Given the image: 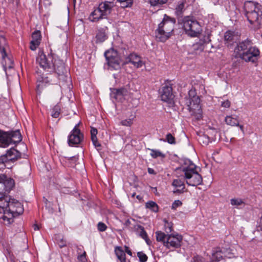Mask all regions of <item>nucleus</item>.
<instances>
[{"label":"nucleus","instance_id":"nucleus-1","mask_svg":"<svg viewBox=\"0 0 262 262\" xmlns=\"http://www.w3.org/2000/svg\"><path fill=\"white\" fill-rule=\"evenodd\" d=\"M36 61L45 71L50 73L55 72L59 80L63 82L68 81L69 77L64 63L54 54L51 53L46 56L43 53H39Z\"/></svg>","mask_w":262,"mask_h":262},{"label":"nucleus","instance_id":"nucleus-2","mask_svg":"<svg viewBox=\"0 0 262 262\" xmlns=\"http://www.w3.org/2000/svg\"><path fill=\"white\" fill-rule=\"evenodd\" d=\"M235 58H239L246 62L255 63L260 56L259 49L248 38L239 42L234 50Z\"/></svg>","mask_w":262,"mask_h":262},{"label":"nucleus","instance_id":"nucleus-3","mask_svg":"<svg viewBox=\"0 0 262 262\" xmlns=\"http://www.w3.org/2000/svg\"><path fill=\"white\" fill-rule=\"evenodd\" d=\"M4 211L0 212V219L4 224L9 225L13 222L14 217L21 214L24 211L21 204L14 199L9 198V200L5 202L4 207Z\"/></svg>","mask_w":262,"mask_h":262},{"label":"nucleus","instance_id":"nucleus-4","mask_svg":"<svg viewBox=\"0 0 262 262\" xmlns=\"http://www.w3.org/2000/svg\"><path fill=\"white\" fill-rule=\"evenodd\" d=\"M244 9L245 15L255 29H258L262 24V6L258 3L248 1L245 2Z\"/></svg>","mask_w":262,"mask_h":262},{"label":"nucleus","instance_id":"nucleus-5","mask_svg":"<svg viewBox=\"0 0 262 262\" xmlns=\"http://www.w3.org/2000/svg\"><path fill=\"white\" fill-rule=\"evenodd\" d=\"M181 168L188 185L196 186L202 184V177L196 170L195 165L190 160H185Z\"/></svg>","mask_w":262,"mask_h":262},{"label":"nucleus","instance_id":"nucleus-6","mask_svg":"<svg viewBox=\"0 0 262 262\" xmlns=\"http://www.w3.org/2000/svg\"><path fill=\"white\" fill-rule=\"evenodd\" d=\"M176 20L165 14L163 21L161 22L155 31V37L157 41H166L171 36L173 31Z\"/></svg>","mask_w":262,"mask_h":262},{"label":"nucleus","instance_id":"nucleus-7","mask_svg":"<svg viewBox=\"0 0 262 262\" xmlns=\"http://www.w3.org/2000/svg\"><path fill=\"white\" fill-rule=\"evenodd\" d=\"M185 104L190 115L195 119L200 120L202 117V110L200 105V99L196 95L195 89H191L188 92V96L185 98Z\"/></svg>","mask_w":262,"mask_h":262},{"label":"nucleus","instance_id":"nucleus-8","mask_svg":"<svg viewBox=\"0 0 262 262\" xmlns=\"http://www.w3.org/2000/svg\"><path fill=\"white\" fill-rule=\"evenodd\" d=\"M114 6L113 2L105 1L101 3L98 7L92 11L89 16V20L92 22H98L101 19L106 18Z\"/></svg>","mask_w":262,"mask_h":262},{"label":"nucleus","instance_id":"nucleus-9","mask_svg":"<svg viewBox=\"0 0 262 262\" xmlns=\"http://www.w3.org/2000/svg\"><path fill=\"white\" fill-rule=\"evenodd\" d=\"M181 21L185 33L189 36L196 37L201 33L200 24L192 17H184Z\"/></svg>","mask_w":262,"mask_h":262},{"label":"nucleus","instance_id":"nucleus-10","mask_svg":"<svg viewBox=\"0 0 262 262\" xmlns=\"http://www.w3.org/2000/svg\"><path fill=\"white\" fill-rule=\"evenodd\" d=\"M104 56L110 70H117L120 68V62L123 57H119L118 52L114 49H110L104 53Z\"/></svg>","mask_w":262,"mask_h":262},{"label":"nucleus","instance_id":"nucleus-11","mask_svg":"<svg viewBox=\"0 0 262 262\" xmlns=\"http://www.w3.org/2000/svg\"><path fill=\"white\" fill-rule=\"evenodd\" d=\"M20 157V152L14 148H11L5 155L0 157V169L8 168L10 163L14 162Z\"/></svg>","mask_w":262,"mask_h":262},{"label":"nucleus","instance_id":"nucleus-12","mask_svg":"<svg viewBox=\"0 0 262 262\" xmlns=\"http://www.w3.org/2000/svg\"><path fill=\"white\" fill-rule=\"evenodd\" d=\"M14 186V181L10 178H7L4 174H0V196L4 194L8 193ZM2 203L0 202V206Z\"/></svg>","mask_w":262,"mask_h":262},{"label":"nucleus","instance_id":"nucleus-13","mask_svg":"<svg viewBox=\"0 0 262 262\" xmlns=\"http://www.w3.org/2000/svg\"><path fill=\"white\" fill-rule=\"evenodd\" d=\"M79 123L77 124L68 137V143L70 146L79 144L83 139V135L79 129Z\"/></svg>","mask_w":262,"mask_h":262},{"label":"nucleus","instance_id":"nucleus-14","mask_svg":"<svg viewBox=\"0 0 262 262\" xmlns=\"http://www.w3.org/2000/svg\"><path fill=\"white\" fill-rule=\"evenodd\" d=\"M125 55L126 56L122 59L123 63L124 64L131 63L137 69L141 68L145 64L142 57L135 53H130L129 55L126 54Z\"/></svg>","mask_w":262,"mask_h":262},{"label":"nucleus","instance_id":"nucleus-15","mask_svg":"<svg viewBox=\"0 0 262 262\" xmlns=\"http://www.w3.org/2000/svg\"><path fill=\"white\" fill-rule=\"evenodd\" d=\"M182 241V236L179 234H169L167 237L166 242L164 244V246L168 248H178L181 245Z\"/></svg>","mask_w":262,"mask_h":262},{"label":"nucleus","instance_id":"nucleus-16","mask_svg":"<svg viewBox=\"0 0 262 262\" xmlns=\"http://www.w3.org/2000/svg\"><path fill=\"white\" fill-rule=\"evenodd\" d=\"M172 90L171 86L165 85L162 88L161 92V100L171 105L174 104L173 99L174 97Z\"/></svg>","mask_w":262,"mask_h":262},{"label":"nucleus","instance_id":"nucleus-17","mask_svg":"<svg viewBox=\"0 0 262 262\" xmlns=\"http://www.w3.org/2000/svg\"><path fill=\"white\" fill-rule=\"evenodd\" d=\"M128 94V91L126 89L121 88L120 89H114L112 90L111 96L118 101H122L125 99V97Z\"/></svg>","mask_w":262,"mask_h":262},{"label":"nucleus","instance_id":"nucleus-18","mask_svg":"<svg viewBox=\"0 0 262 262\" xmlns=\"http://www.w3.org/2000/svg\"><path fill=\"white\" fill-rule=\"evenodd\" d=\"M32 40L30 42V48L34 51L39 46L41 39V35L40 31H35L32 34Z\"/></svg>","mask_w":262,"mask_h":262},{"label":"nucleus","instance_id":"nucleus-19","mask_svg":"<svg viewBox=\"0 0 262 262\" xmlns=\"http://www.w3.org/2000/svg\"><path fill=\"white\" fill-rule=\"evenodd\" d=\"M8 137V145L11 143H17L21 140V136L19 130L6 132Z\"/></svg>","mask_w":262,"mask_h":262},{"label":"nucleus","instance_id":"nucleus-20","mask_svg":"<svg viewBox=\"0 0 262 262\" xmlns=\"http://www.w3.org/2000/svg\"><path fill=\"white\" fill-rule=\"evenodd\" d=\"M107 27L98 30L96 35V43H101L107 38Z\"/></svg>","mask_w":262,"mask_h":262},{"label":"nucleus","instance_id":"nucleus-21","mask_svg":"<svg viewBox=\"0 0 262 262\" xmlns=\"http://www.w3.org/2000/svg\"><path fill=\"white\" fill-rule=\"evenodd\" d=\"M48 84H52V80L50 79V77H42L41 81H38L37 85V92L40 94L41 92V90L45 88Z\"/></svg>","mask_w":262,"mask_h":262},{"label":"nucleus","instance_id":"nucleus-22","mask_svg":"<svg viewBox=\"0 0 262 262\" xmlns=\"http://www.w3.org/2000/svg\"><path fill=\"white\" fill-rule=\"evenodd\" d=\"M224 257L223 249L220 248H214L212 253V260L219 261Z\"/></svg>","mask_w":262,"mask_h":262},{"label":"nucleus","instance_id":"nucleus-23","mask_svg":"<svg viewBox=\"0 0 262 262\" xmlns=\"http://www.w3.org/2000/svg\"><path fill=\"white\" fill-rule=\"evenodd\" d=\"M6 132L0 130V147H6L8 146V139Z\"/></svg>","mask_w":262,"mask_h":262},{"label":"nucleus","instance_id":"nucleus-24","mask_svg":"<svg viewBox=\"0 0 262 262\" xmlns=\"http://www.w3.org/2000/svg\"><path fill=\"white\" fill-rule=\"evenodd\" d=\"M237 116L234 117L233 116H227L225 118V122L227 124L231 126L239 125V121Z\"/></svg>","mask_w":262,"mask_h":262},{"label":"nucleus","instance_id":"nucleus-25","mask_svg":"<svg viewBox=\"0 0 262 262\" xmlns=\"http://www.w3.org/2000/svg\"><path fill=\"white\" fill-rule=\"evenodd\" d=\"M235 34L234 32L231 31H227L224 35L225 41L227 42L230 43L235 40Z\"/></svg>","mask_w":262,"mask_h":262},{"label":"nucleus","instance_id":"nucleus-26","mask_svg":"<svg viewBox=\"0 0 262 262\" xmlns=\"http://www.w3.org/2000/svg\"><path fill=\"white\" fill-rule=\"evenodd\" d=\"M6 45V39L4 36L0 34V53L2 58H4L6 56L5 46Z\"/></svg>","mask_w":262,"mask_h":262},{"label":"nucleus","instance_id":"nucleus-27","mask_svg":"<svg viewBox=\"0 0 262 262\" xmlns=\"http://www.w3.org/2000/svg\"><path fill=\"white\" fill-rule=\"evenodd\" d=\"M172 185L176 188H177V189L175 192H181L185 188L184 182L179 179L174 180Z\"/></svg>","mask_w":262,"mask_h":262},{"label":"nucleus","instance_id":"nucleus-28","mask_svg":"<svg viewBox=\"0 0 262 262\" xmlns=\"http://www.w3.org/2000/svg\"><path fill=\"white\" fill-rule=\"evenodd\" d=\"M115 253L120 262H126V256L124 251L120 247L115 249Z\"/></svg>","mask_w":262,"mask_h":262},{"label":"nucleus","instance_id":"nucleus-29","mask_svg":"<svg viewBox=\"0 0 262 262\" xmlns=\"http://www.w3.org/2000/svg\"><path fill=\"white\" fill-rule=\"evenodd\" d=\"M155 233L157 241L162 242L164 245L165 243L166 242L167 237L168 234L166 235L164 232L161 231H158L156 232Z\"/></svg>","mask_w":262,"mask_h":262},{"label":"nucleus","instance_id":"nucleus-30","mask_svg":"<svg viewBox=\"0 0 262 262\" xmlns=\"http://www.w3.org/2000/svg\"><path fill=\"white\" fill-rule=\"evenodd\" d=\"M134 228L136 231L139 232L140 236H141L143 239L144 238H146V236H147V234L143 226L139 225H137L135 226Z\"/></svg>","mask_w":262,"mask_h":262},{"label":"nucleus","instance_id":"nucleus-31","mask_svg":"<svg viewBox=\"0 0 262 262\" xmlns=\"http://www.w3.org/2000/svg\"><path fill=\"white\" fill-rule=\"evenodd\" d=\"M224 257L231 258L235 256V253L233 249L231 248H223Z\"/></svg>","mask_w":262,"mask_h":262},{"label":"nucleus","instance_id":"nucleus-32","mask_svg":"<svg viewBox=\"0 0 262 262\" xmlns=\"http://www.w3.org/2000/svg\"><path fill=\"white\" fill-rule=\"evenodd\" d=\"M60 106L59 104L55 105L51 110V116L52 117L57 118L60 114Z\"/></svg>","mask_w":262,"mask_h":262},{"label":"nucleus","instance_id":"nucleus-33","mask_svg":"<svg viewBox=\"0 0 262 262\" xmlns=\"http://www.w3.org/2000/svg\"><path fill=\"white\" fill-rule=\"evenodd\" d=\"M146 207L150 209L151 211L155 212H157L159 210L158 205L153 201H148L146 203Z\"/></svg>","mask_w":262,"mask_h":262},{"label":"nucleus","instance_id":"nucleus-34","mask_svg":"<svg viewBox=\"0 0 262 262\" xmlns=\"http://www.w3.org/2000/svg\"><path fill=\"white\" fill-rule=\"evenodd\" d=\"M150 156L152 158L156 159L158 157H161L162 158H164L165 157V155L162 152H161L159 150L156 149H150Z\"/></svg>","mask_w":262,"mask_h":262},{"label":"nucleus","instance_id":"nucleus-35","mask_svg":"<svg viewBox=\"0 0 262 262\" xmlns=\"http://www.w3.org/2000/svg\"><path fill=\"white\" fill-rule=\"evenodd\" d=\"M164 223V229L165 232L168 234L172 231L173 224L171 222H169L166 219L163 220Z\"/></svg>","mask_w":262,"mask_h":262},{"label":"nucleus","instance_id":"nucleus-36","mask_svg":"<svg viewBox=\"0 0 262 262\" xmlns=\"http://www.w3.org/2000/svg\"><path fill=\"white\" fill-rule=\"evenodd\" d=\"M184 4L183 2L179 3L176 8V14L178 16H181L184 11Z\"/></svg>","mask_w":262,"mask_h":262},{"label":"nucleus","instance_id":"nucleus-37","mask_svg":"<svg viewBox=\"0 0 262 262\" xmlns=\"http://www.w3.org/2000/svg\"><path fill=\"white\" fill-rule=\"evenodd\" d=\"M6 194H4L0 196V202L2 203V206H0V212L4 211V207L5 206V202L9 200V196L6 195Z\"/></svg>","mask_w":262,"mask_h":262},{"label":"nucleus","instance_id":"nucleus-38","mask_svg":"<svg viewBox=\"0 0 262 262\" xmlns=\"http://www.w3.org/2000/svg\"><path fill=\"white\" fill-rule=\"evenodd\" d=\"M198 140L201 143L205 145H208L211 142L209 137L206 135L201 136Z\"/></svg>","mask_w":262,"mask_h":262},{"label":"nucleus","instance_id":"nucleus-39","mask_svg":"<svg viewBox=\"0 0 262 262\" xmlns=\"http://www.w3.org/2000/svg\"><path fill=\"white\" fill-rule=\"evenodd\" d=\"M163 141H166L170 144H174L176 143V139L171 134L168 133L166 135L165 139L162 140Z\"/></svg>","mask_w":262,"mask_h":262},{"label":"nucleus","instance_id":"nucleus-40","mask_svg":"<svg viewBox=\"0 0 262 262\" xmlns=\"http://www.w3.org/2000/svg\"><path fill=\"white\" fill-rule=\"evenodd\" d=\"M168 0H149V3L152 6L162 5L167 2Z\"/></svg>","mask_w":262,"mask_h":262},{"label":"nucleus","instance_id":"nucleus-41","mask_svg":"<svg viewBox=\"0 0 262 262\" xmlns=\"http://www.w3.org/2000/svg\"><path fill=\"white\" fill-rule=\"evenodd\" d=\"M137 256L140 262H146L147 260L148 257L147 255L143 252H138L137 253Z\"/></svg>","mask_w":262,"mask_h":262},{"label":"nucleus","instance_id":"nucleus-42","mask_svg":"<svg viewBox=\"0 0 262 262\" xmlns=\"http://www.w3.org/2000/svg\"><path fill=\"white\" fill-rule=\"evenodd\" d=\"M230 202L233 206H239L244 204V202L241 199H232Z\"/></svg>","mask_w":262,"mask_h":262},{"label":"nucleus","instance_id":"nucleus-43","mask_svg":"<svg viewBox=\"0 0 262 262\" xmlns=\"http://www.w3.org/2000/svg\"><path fill=\"white\" fill-rule=\"evenodd\" d=\"M133 123V118L126 119L121 121V123L122 125L130 126Z\"/></svg>","mask_w":262,"mask_h":262},{"label":"nucleus","instance_id":"nucleus-44","mask_svg":"<svg viewBox=\"0 0 262 262\" xmlns=\"http://www.w3.org/2000/svg\"><path fill=\"white\" fill-rule=\"evenodd\" d=\"M97 228L99 231L103 232L106 230L107 226L104 223L102 222H99L97 225Z\"/></svg>","mask_w":262,"mask_h":262},{"label":"nucleus","instance_id":"nucleus-45","mask_svg":"<svg viewBox=\"0 0 262 262\" xmlns=\"http://www.w3.org/2000/svg\"><path fill=\"white\" fill-rule=\"evenodd\" d=\"M182 205V203L180 200H176L172 204L171 209L176 210L178 207L181 206Z\"/></svg>","mask_w":262,"mask_h":262},{"label":"nucleus","instance_id":"nucleus-46","mask_svg":"<svg viewBox=\"0 0 262 262\" xmlns=\"http://www.w3.org/2000/svg\"><path fill=\"white\" fill-rule=\"evenodd\" d=\"M120 3H124L122 6L123 7H130L133 4V0H118Z\"/></svg>","mask_w":262,"mask_h":262},{"label":"nucleus","instance_id":"nucleus-47","mask_svg":"<svg viewBox=\"0 0 262 262\" xmlns=\"http://www.w3.org/2000/svg\"><path fill=\"white\" fill-rule=\"evenodd\" d=\"M92 141L93 142V145L95 146V147L97 148V150L98 151L100 150L101 149V144L98 142L97 138H95V139H91Z\"/></svg>","mask_w":262,"mask_h":262},{"label":"nucleus","instance_id":"nucleus-48","mask_svg":"<svg viewBox=\"0 0 262 262\" xmlns=\"http://www.w3.org/2000/svg\"><path fill=\"white\" fill-rule=\"evenodd\" d=\"M91 139H95L97 138L96 135L97 134V129L94 127H91Z\"/></svg>","mask_w":262,"mask_h":262},{"label":"nucleus","instance_id":"nucleus-49","mask_svg":"<svg viewBox=\"0 0 262 262\" xmlns=\"http://www.w3.org/2000/svg\"><path fill=\"white\" fill-rule=\"evenodd\" d=\"M191 262H203L202 258L198 255L194 256L191 260Z\"/></svg>","mask_w":262,"mask_h":262},{"label":"nucleus","instance_id":"nucleus-50","mask_svg":"<svg viewBox=\"0 0 262 262\" xmlns=\"http://www.w3.org/2000/svg\"><path fill=\"white\" fill-rule=\"evenodd\" d=\"M221 105L222 107L229 108L230 106V102L228 100H226L222 103Z\"/></svg>","mask_w":262,"mask_h":262},{"label":"nucleus","instance_id":"nucleus-51","mask_svg":"<svg viewBox=\"0 0 262 262\" xmlns=\"http://www.w3.org/2000/svg\"><path fill=\"white\" fill-rule=\"evenodd\" d=\"M79 258L81 261H84L85 260V252H84L83 254H81L79 257Z\"/></svg>","mask_w":262,"mask_h":262},{"label":"nucleus","instance_id":"nucleus-52","mask_svg":"<svg viewBox=\"0 0 262 262\" xmlns=\"http://www.w3.org/2000/svg\"><path fill=\"white\" fill-rule=\"evenodd\" d=\"M148 172L149 174H156V172H155L154 169L151 168H148Z\"/></svg>","mask_w":262,"mask_h":262},{"label":"nucleus","instance_id":"nucleus-53","mask_svg":"<svg viewBox=\"0 0 262 262\" xmlns=\"http://www.w3.org/2000/svg\"><path fill=\"white\" fill-rule=\"evenodd\" d=\"M59 246L60 248H62L66 245V242L63 240H62L60 243H58Z\"/></svg>","mask_w":262,"mask_h":262},{"label":"nucleus","instance_id":"nucleus-54","mask_svg":"<svg viewBox=\"0 0 262 262\" xmlns=\"http://www.w3.org/2000/svg\"><path fill=\"white\" fill-rule=\"evenodd\" d=\"M77 159V158L75 156H72L68 158V160H71L73 161H76Z\"/></svg>","mask_w":262,"mask_h":262},{"label":"nucleus","instance_id":"nucleus-55","mask_svg":"<svg viewBox=\"0 0 262 262\" xmlns=\"http://www.w3.org/2000/svg\"><path fill=\"white\" fill-rule=\"evenodd\" d=\"M130 224L131 222L130 220L129 219H127V220L125 221L124 223V225H125L126 227H128L130 225Z\"/></svg>","mask_w":262,"mask_h":262},{"label":"nucleus","instance_id":"nucleus-56","mask_svg":"<svg viewBox=\"0 0 262 262\" xmlns=\"http://www.w3.org/2000/svg\"><path fill=\"white\" fill-rule=\"evenodd\" d=\"M144 239L145 241L146 244L148 245H150V244H151V242L149 240V239L148 238V236H146V238H144Z\"/></svg>","mask_w":262,"mask_h":262},{"label":"nucleus","instance_id":"nucleus-57","mask_svg":"<svg viewBox=\"0 0 262 262\" xmlns=\"http://www.w3.org/2000/svg\"><path fill=\"white\" fill-rule=\"evenodd\" d=\"M125 248H126V251H125L129 255L132 256V253L131 251L129 249V248L127 247H125Z\"/></svg>","mask_w":262,"mask_h":262},{"label":"nucleus","instance_id":"nucleus-58","mask_svg":"<svg viewBox=\"0 0 262 262\" xmlns=\"http://www.w3.org/2000/svg\"><path fill=\"white\" fill-rule=\"evenodd\" d=\"M236 126H238L240 128V129L241 130V131L243 132V133H244V126L242 125H236Z\"/></svg>","mask_w":262,"mask_h":262},{"label":"nucleus","instance_id":"nucleus-59","mask_svg":"<svg viewBox=\"0 0 262 262\" xmlns=\"http://www.w3.org/2000/svg\"><path fill=\"white\" fill-rule=\"evenodd\" d=\"M33 228L34 229V230H39V227L36 224H34L33 225Z\"/></svg>","mask_w":262,"mask_h":262},{"label":"nucleus","instance_id":"nucleus-60","mask_svg":"<svg viewBox=\"0 0 262 262\" xmlns=\"http://www.w3.org/2000/svg\"><path fill=\"white\" fill-rule=\"evenodd\" d=\"M55 87L56 89H57V90H59L60 88H59V86L56 85Z\"/></svg>","mask_w":262,"mask_h":262},{"label":"nucleus","instance_id":"nucleus-61","mask_svg":"<svg viewBox=\"0 0 262 262\" xmlns=\"http://www.w3.org/2000/svg\"><path fill=\"white\" fill-rule=\"evenodd\" d=\"M219 2L218 0H216V2H213V3L215 5Z\"/></svg>","mask_w":262,"mask_h":262}]
</instances>
